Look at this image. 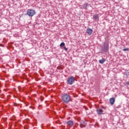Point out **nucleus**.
<instances>
[{
    "mask_svg": "<svg viewBox=\"0 0 129 129\" xmlns=\"http://www.w3.org/2000/svg\"><path fill=\"white\" fill-rule=\"evenodd\" d=\"M61 99L63 103L68 104L70 101H71V96L69 93H64L61 96Z\"/></svg>",
    "mask_w": 129,
    "mask_h": 129,
    "instance_id": "f257e3e1",
    "label": "nucleus"
},
{
    "mask_svg": "<svg viewBox=\"0 0 129 129\" xmlns=\"http://www.w3.org/2000/svg\"><path fill=\"white\" fill-rule=\"evenodd\" d=\"M108 50H109V44L107 43H104V45L102 46V51L107 52Z\"/></svg>",
    "mask_w": 129,
    "mask_h": 129,
    "instance_id": "f03ea898",
    "label": "nucleus"
},
{
    "mask_svg": "<svg viewBox=\"0 0 129 129\" xmlns=\"http://www.w3.org/2000/svg\"><path fill=\"white\" fill-rule=\"evenodd\" d=\"M75 81V78L73 76H71L68 79L67 82L70 84V85H72Z\"/></svg>",
    "mask_w": 129,
    "mask_h": 129,
    "instance_id": "7ed1b4c3",
    "label": "nucleus"
},
{
    "mask_svg": "<svg viewBox=\"0 0 129 129\" xmlns=\"http://www.w3.org/2000/svg\"><path fill=\"white\" fill-rule=\"evenodd\" d=\"M35 11L31 9L28 10L27 11V15L29 16V17H33V16L35 15Z\"/></svg>",
    "mask_w": 129,
    "mask_h": 129,
    "instance_id": "20e7f679",
    "label": "nucleus"
},
{
    "mask_svg": "<svg viewBox=\"0 0 129 129\" xmlns=\"http://www.w3.org/2000/svg\"><path fill=\"white\" fill-rule=\"evenodd\" d=\"M96 111L97 113V114H98V115H101V114H104V111H103L102 109L100 108L97 109Z\"/></svg>",
    "mask_w": 129,
    "mask_h": 129,
    "instance_id": "39448f33",
    "label": "nucleus"
},
{
    "mask_svg": "<svg viewBox=\"0 0 129 129\" xmlns=\"http://www.w3.org/2000/svg\"><path fill=\"white\" fill-rule=\"evenodd\" d=\"M86 33L88 34V36H90L92 33H93V30L90 28H87L86 30Z\"/></svg>",
    "mask_w": 129,
    "mask_h": 129,
    "instance_id": "423d86ee",
    "label": "nucleus"
},
{
    "mask_svg": "<svg viewBox=\"0 0 129 129\" xmlns=\"http://www.w3.org/2000/svg\"><path fill=\"white\" fill-rule=\"evenodd\" d=\"M68 125H69L71 127H72L73 125L74 124V122L73 120H70L67 121V122Z\"/></svg>",
    "mask_w": 129,
    "mask_h": 129,
    "instance_id": "0eeeda50",
    "label": "nucleus"
},
{
    "mask_svg": "<svg viewBox=\"0 0 129 129\" xmlns=\"http://www.w3.org/2000/svg\"><path fill=\"white\" fill-rule=\"evenodd\" d=\"M109 101L110 104H111V105H113V104H114V102H115V99L114 97L111 98Z\"/></svg>",
    "mask_w": 129,
    "mask_h": 129,
    "instance_id": "6e6552de",
    "label": "nucleus"
},
{
    "mask_svg": "<svg viewBox=\"0 0 129 129\" xmlns=\"http://www.w3.org/2000/svg\"><path fill=\"white\" fill-rule=\"evenodd\" d=\"M93 18L94 21H99V20L98 14L94 15Z\"/></svg>",
    "mask_w": 129,
    "mask_h": 129,
    "instance_id": "1a4fd4ad",
    "label": "nucleus"
},
{
    "mask_svg": "<svg viewBox=\"0 0 129 129\" xmlns=\"http://www.w3.org/2000/svg\"><path fill=\"white\" fill-rule=\"evenodd\" d=\"M105 61H106L105 58H102V59H100L99 60V63H100V64H103V63H104Z\"/></svg>",
    "mask_w": 129,
    "mask_h": 129,
    "instance_id": "9d476101",
    "label": "nucleus"
},
{
    "mask_svg": "<svg viewBox=\"0 0 129 129\" xmlns=\"http://www.w3.org/2000/svg\"><path fill=\"white\" fill-rule=\"evenodd\" d=\"M88 6V4L87 3H85V4L82 5V7L85 9V10H87Z\"/></svg>",
    "mask_w": 129,
    "mask_h": 129,
    "instance_id": "9b49d317",
    "label": "nucleus"
},
{
    "mask_svg": "<svg viewBox=\"0 0 129 129\" xmlns=\"http://www.w3.org/2000/svg\"><path fill=\"white\" fill-rule=\"evenodd\" d=\"M65 46V43L62 42L60 44V47H64Z\"/></svg>",
    "mask_w": 129,
    "mask_h": 129,
    "instance_id": "f8f14e48",
    "label": "nucleus"
},
{
    "mask_svg": "<svg viewBox=\"0 0 129 129\" xmlns=\"http://www.w3.org/2000/svg\"><path fill=\"white\" fill-rule=\"evenodd\" d=\"M123 51H128V48H124L123 49Z\"/></svg>",
    "mask_w": 129,
    "mask_h": 129,
    "instance_id": "ddd939ff",
    "label": "nucleus"
},
{
    "mask_svg": "<svg viewBox=\"0 0 129 129\" xmlns=\"http://www.w3.org/2000/svg\"><path fill=\"white\" fill-rule=\"evenodd\" d=\"M63 48L66 51H67V50H68V48H67V47H66V46H63Z\"/></svg>",
    "mask_w": 129,
    "mask_h": 129,
    "instance_id": "4468645a",
    "label": "nucleus"
},
{
    "mask_svg": "<svg viewBox=\"0 0 129 129\" xmlns=\"http://www.w3.org/2000/svg\"><path fill=\"white\" fill-rule=\"evenodd\" d=\"M127 24L129 25V17L128 18L127 21Z\"/></svg>",
    "mask_w": 129,
    "mask_h": 129,
    "instance_id": "2eb2a0df",
    "label": "nucleus"
},
{
    "mask_svg": "<svg viewBox=\"0 0 129 129\" xmlns=\"http://www.w3.org/2000/svg\"><path fill=\"white\" fill-rule=\"evenodd\" d=\"M126 84H127V85H128V86H129V82H127Z\"/></svg>",
    "mask_w": 129,
    "mask_h": 129,
    "instance_id": "dca6fc26",
    "label": "nucleus"
}]
</instances>
